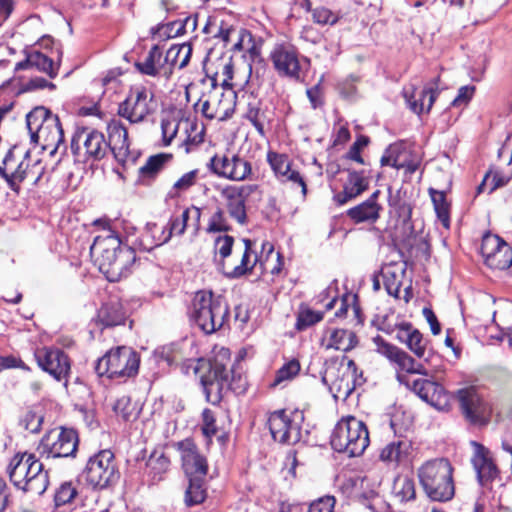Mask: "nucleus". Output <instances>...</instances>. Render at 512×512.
I'll return each mask as SVG.
<instances>
[{
	"label": "nucleus",
	"mask_w": 512,
	"mask_h": 512,
	"mask_svg": "<svg viewBox=\"0 0 512 512\" xmlns=\"http://www.w3.org/2000/svg\"><path fill=\"white\" fill-rule=\"evenodd\" d=\"M429 194L431 196V200L433 202V206H434V209H435L438 219L442 223L443 227L449 228V226H450V204L446 199L445 192L430 188Z\"/></svg>",
	"instance_id": "40"
},
{
	"label": "nucleus",
	"mask_w": 512,
	"mask_h": 512,
	"mask_svg": "<svg viewBox=\"0 0 512 512\" xmlns=\"http://www.w3.org/2000/svg\"><path fill=\"white\" fill-rule=\"evenodd\" d=\"M358 344L357 335L353 331L345 329H335L331 332L327 349L333 348L343 352H348Z\"/></svg>",
	"instance_id": "36"
},
{
	"label": "nucleus",
	"mask_w": 512,
	"mask_h": 512,
	"mask_svg": "<svg viewBox=\"0 0 512 512\" xmlns=\"http://www.w3.org/2000/svg\"><path fill=\"white\" fill-rule=\"evenodd\" d=\"M205 478H188V487L185 491L184 502L188 507L203 503L207 497V491L204 487Z\"/></svg>",
	"instance_id": "39"
},
{
	"label": "nucleus",
	"mask_w": 512,
	"mask_h": 512,
	"mask_svg": "<svg viewBox=\"0 0 512 512\" xmlns=\"http://www.w3.org/2000/svg\"><path fill=\"white\" fill-rule=\"evenodd\" d=\"M393 493L401 502L414 500L416 497L415 482L408 476H398L394 480Z\"/></svg>",
	"instance_id": "44"
},
{
	"label": "nucleus",
	"mask_w": 512,
	"mask_h": 512,
	"mask_svg": "<svg viewBox=\"0 0 512 512\" xmlns=\"http://www.w3.org/2000/svg\"><path fill=\"white\" fill-rule=\"evenodd\" d=\"M181 453L182 468L187 478H205L208 471L206 458L199 452L191 439L178 443Z\"/></svg>",
	"instance_id": "20"
},
{
	"label": "nucleus",
	"mask_w": 512,
	"mask_h": 512,
	"mask_svg": "<svg viewBox=\"0 0 512 512\" xmlns=\"http://www.w3.org/2000/svg\"><path fill=\"white\" fill-rule=\"evenodd\" d=\"M495 270H506L512 265V247L505 241L500 245V250L485 263Z\"/></svg>",
	"instance_id": "47"
},
{
	"label": "nucleus",
	"mask_w": 512,
	"mask_h": 512,
	"mask_svg": "<svg viewBox=\"0 0 512 512\" xmlns=\"http://www.w3.org/2000/svg\"><path fill=\"white\" fill-rule=\"evenodd\" d=\"M37 466V474L33 475V473L28 472L26 479H24V481L27 480V484L22 485L19 490L36 495H42L47 490L49 485L48 472L44 470L43 463L40 460L37 461Z\"/></svg>",
	"instance_id": "34"
},
{
	"label": "nucleus",
	"mask_w": 512,
	"mask_h": 512,
	"mask_svg": "<svg viewBox=\"0 0 512 512\" xmlns=\"http://www.w3.org/2000/svg\"><path fill=\"white\" fill-rule=\"evenodd\" d=\"M77 491L71 483H64L55 494V503L57 506L70 503L76 496Z\"/></svg>",
	"instance_id": "59"
},
{
	"label": "nucleus",
	"mask_w": 512,
	"mask_h": 512,
	"mask_svg": "<svg viewBox=\"0 0 512 512\" xmlns=\"http://www.w3.org/2000/svg\"><path fill=\"white\" fill-rule=\"evenodd\" d=\"M31 141L54 154L62 146L66 151L64 132L58 115L44 106H37L26 115Z\"/></svg>",
	"instance_id": "3"
},
{
	"label": "nucleus",
	"mask_w": 512,
	"mask_h": 512,
	"mask_svg": "<svg viewBox=\"0 0 512 512\" xmlns=\"http://www.w3.org/2000/svg\"><path fill=\"white\" fill-rule=\"evenodd\" d=\"M438 78L435 79L434 86L425 87L419 94V99H415L414 95L408 94V91H404V97L406 99L409 108L416 114H421L425 108V98L428 97L427 111H429L438 95Z\"/></svg>",
	"instance_id": "35"
},
{
	"label": "nucleus",
	"mask_w": 512,
	"mask_h": 512,
	"mask_svg": "<svg viewBox=\"0 0 512 512\" xmlns=\"http://www.w3.org/2000/svg\"><path fill=\"white\" fill-rule=\"evenodd\" d=\"M185 132L186 138L183 141L185 151L189 153L192 147H195L204 141L205 128L203 124H199L197 121L186 120Z\"/></svg>",
	"instance_id": "43"
},
{
	"label": "nucleus",
	"mask_w": 512,
	"mask_h": 512,
	"mask_svg": "<svg viewBox=\"0 0 512 512\" xmlns=\"http://www.w3.org/2000/svg\"><path fill=\"white\" fill-rule=\"evenodd\" d=\"M396 379L429 405L437 409H442L446 405L447 395L441 384L424 378L410 381L408 375L404 373L396 374Z\"/></svg>",
	"instance_id": "17"
},
{
	"label": "nucleus",
	"mask_w": 512,
	"mask_h": 512,
	"mask_svg": "<svg viewBox=\"0 0 512 512\" xmlns=\"http://www.w3.org/2000/svg\"><path fill=\"white\" fill-rule=\"evenodd\" d=\"M464 418L472 425L485 426L492 416V405L484 399L475 387L459 389L456 393Z\"/></svg>",
	"instance_id": "12"
},
{
	"label": "nucleus",
	"mask_w": 512,
	"mask_h": 512,
	"mask_svg": "<svg viewBox=\"0 0 512 512\" xmlns=\"http://www.w3.org/2000/svg\"><path fill=\"white\" fill-rule=\"evenodd\" d=\"M323 317L324 313L322 311H315L307 305L301 304L297 314L295 328L298 331H304L320 322Z\"/></svg>",
	"instance_id": "45"
},
{
	"label": "nucleus",
	"mask_w": 512,
	"mask_h": 512,
	"mask_svg": "<svg viewBox=\"0 0 512 512\" xmlns=\"http://www.w3.org/2000/svg\"><path fill=\"white\" fill-rule=\"evenodd\" d=\"M164 227L167 233L165 237L162 238V242H168L173 235H183L187 228L184 224V220H180L177 216L171 217Z\"/></svg>",
	"instance_id": "58"
},
{
	"label": "nucleus",
	"mask_w": 512,
	"mask_h": 512,
	"mask_svg": "<svg viewBox=\"0 0 512 512\" xmlns=\"http://www.w3.org/2000/svg\"><path fill=\"white\" fill-rule=\"evenodd\" d=\"M475 93V86L465 85L458 89L457 96L452 101V106L467 105Z\"/></svg>",
	"instance_id": "64"
},
{
	"label": "nucleus",
	"mask_w": 512,
	"mask_h": 512,
	"mask_svg": "<svg viewBox=\"0 0 512 512\" xmlns=\"http://www.w3.org/2000/svg\"><path fill=\"white\" fill-rule=\"evenodd\" d=\"M140 357L130 347L119 346L110 349L95 364V372L99 377L122 379L133 377L138 373Z\"/></svg>",
	"instance_id": "7"
},
{
	"label": "nucleus",
	"mask_w": 512,
	"mask_h": 512,
	"mask_svg": "<svg viewBox=\"0 0 512 512\" xmlns=\"http://www.w3.org/2000/svg\"><path fill=\"white\" fill-rule=\"evenodd\" d=\"M419 482L426 496L437 502H446L453 498L455 486L453 467L445 458L425 462L418 469Z\"/></svg>",
	"instance_id": "5"
},
{
	"label": "nucleus",
	"mask_w": 512,
	"mask_h": 512,
	"mask_svg": "<svg viewBox=\"0 0 512 512\" xmlns=\"http://www.w3.org/2000/svg\"><path fill=\"white\" fill-rule=\"evenodd\" d=\"M369 144V138L364 135H360L356 141L353 143V145L350 147L347 157L353 161H356L360 164H363V158L360 154L361 149L366 147Z\"/></svg>",
	"instance_id": "62"
},
{
	"label": "nucleus",
	"mask_w": 512,
	"mask_h": 512,
	"mask_svg": "<svg viewBox=\"0 0 512 512\" xmlns=\"http://www.w3.org/2000/svg\"><path fill=\"white\" fill-rule=\"evenodd\" d=\"M335 503L333 496H325L311 503L308 512H334Z\"/></svg>",
	"instance_id": "63"
},
{
	"label": "nucleus",
	"mask_w": 512,
	"mask_h": 512,
	"mask_svg": "<svg viewBox=\"0 0 512 512\" xmlns=\"http://www.w3.org/2000/svg\"><path fill=\"white\" fill-rule=\"evenodd\" d=\"M212 87L214 90L210 93L215 105L214 116H219V120H226L234 113L236 94L231 89H222L223 91H220L215 78H212Z\"/></svg>",
	"instance_id": "30"
},
{
	"label": "nucleus",
	"mask_w": 512,
	"mask_h": 512,
	"mask_svg": "<svg viewBox=\"0 0 512 512\" xmlns=\"http://www.w3.org/2000/svg\"><path fill=\"white\" fill-rule=\"evenodd\" d=\"M232 230L231 225L225 215L222 208L218 207L215 212L211 215L206 232L207 233H218V232H229Z\"/></svg>",
	"instance_id": "50"
},
{
	"label": "nucleus",
	"mask_w": 512,
	"mask_h": 512,
	"mask_svg": "<svg viewBox=\"0 0 512 512\" xmlns=\"http://www.w3.org/2000/svg\"><path fill=\"white\" fill-rule=\"evenodd\" d=\"M230 352L222 348L218 354L209 360L200 359L195 372L199 373V380L205 399L212 405H218L224 393L231 388L229 380Z\"/></svg>",
	"instance_id": "2"
},
{
	"label": "nucleus",
	"mask_w": 512,
	"mask_h": 512,
	"mask_svg": "<svg viewBox=\"0 0 512 512\" xmlns=\"http://www.w3.org/2000/svg\"><path fill=\"white\" fill-rule=\"evenodd\" d=\"M377 353L386 357L391 364L396 366L397 374H420L428 376L429 372L420 362H417L411 355L401 348L387 342L383 337L377 335L373 338Z\"/></svg>",
	"instance_id": "16"
},
{
	"label": "nucleus",
	"mask_w": 512,
	"mask_h": 512,
	"mask_svg": "<svg viewBox=\"0 0 512 512\" xmlns=\"http://www.w3.org/2000/svg\"><path fill=\"white\" fill-rule=\"evenodd\" d=\"M80 478L94 490H102L113 485L119 478L114 453L104 449L90 456Z\"/></svg>",
	"instance_id": "8"
},
{
	"label": "nucleus",
	"mask_w": 512,
	"mask_h": 512,
	"mask_svg": "<svg viewBox=\"0 0 512 512\" xmlns=\"http://www.w3.org/2000/svg\"><path fill=\"white\" fill-rule=\"evenodd\" d=\"M233 244L234 237L230 235L218 236L215 239V249L221 258L219 266L222 272L225 270L224 260L231 255Z\"/></svg>",
	"instance_id": "53"
},
{
	"label": "nucleus",
	"mask_w": 512,
	"mask_h": 512,
	"mask_svg": "<svg viewBox=\"0 0 512 512\" xmlns=\"http://www.w3.org/2000/svg\"><path fill=\"white\" fill-rule=\"evenodd\" d=\"M243 243L245 249L240 264L231 270H223L224 276L229 279H239L244 275L252 273L254 267L259 261L257 253L252 250L253 241L244 238Z\"/></svg>",
	"instance_id": "31"
},
{
	"label": "nucleus",
	"mask_w": 512,
	"mask_h": 512,
	"mask_svg": "<svg viewBox=\"0 0 512 512\" xmlns=\"http://www.w3.org/2000/svg\"><path fill=\"white\" fill-rule=\"evenodd\" d=\"M214 175L231 181H243L252 174L251 163L237 153L215 154L207 163Z\"/></svg>",
	"instance_id": "13"
},
{
	"label": "nucleus",
	"mask_w": 512,
	"mask_h": 512,
	"mask_svg": "<svg viewBox=\"0 0 512 512\" xmlns=\"http://www.w3.org/2000/svg\"><path fill=\"white\" fill-rule=\"evenodd\" d=\"M362 384V373L358 376V367L353 360H348L347 366L338 370V377L332 382L331 390L335 391L336 398L346 400Z\"/></svg>",
	"instance_id": "24"
},
{
	"label": "nucleus",
	"mask_w": 512,
	"mask_h": 512,
	"mask_svg": "<svg viewBox=\"0 0 512 512\" xmlns=\"http://www.w3.org/2000/svg\"><path fill=\"white\" fill-rule=\"evenodd\" d=\"M34 357L43 371L58 382L64 381V386L67 387L71 372V361L62 349L55 347L37 348L34 351Z\"/></svg>",
	"instance_id": "15"
},
{
	"label": "nucleus",
	"mask_w": 512,
	"mask_h": 512,
	"mask_svg": "<svg viewBox=\"0 0 512 512\" xmlns=\"http://www.w3.org/2000/svg\"><path fill=\"white\" fill-rule=\"evenodd\" d=\"M114 412L121 417L123 421H131L137 417L136 408L131 402L130 397L122 396L115 402L113 406Z\"/></svg>",
	"instance_id": "52"
},
{
	"label": "nucleus",
	"mask_w": 512,
	"mask_h": 512,
	"mask_svg": "<svg viewBox=\"0 0 512 512\" xmlns=\"http://www.w3.org/2000/svg\"><path fill=\"white\" fill-rule=\"evenodd\" d=\"M98 319L104 327H114L124 324L126 313L121 303L110 301L101 306L98 311Z\"/></svg>",
	"instance_id": "32"
},
{
	"label": "nucleus",
	"mask_w": 512,
	"mask_h": 512,
	"mask_svg": "<svg viewBox=\"0 0 512 512\" xmlns=\"http://www.w3.org/2000/svg\"><path fill=\"white\" fill-rule=\"evenodd\" d=\"M80 439L77 430L59 426L47 431L41 438L38 451L47 459L76 458Z\"/></svg>",
	"instance_id": "10"
},
{
	"label": "nucleus",
	"mask_w": 512,
	"mask_h": 512,
	"mask_svg": "<svg viewBox=\"0 0 512 512\" xmlns=\"http://www.w3.org/2000/svg\"><path fill=\"white\" fill-rule=\"evenodd\" d=\"M110 145L109 151L114 155L118 163L124 164L129 157L128 131L125 125L119 120H111L107 126Z\"/></svg>",
	"instance_id": "23"
},
{
	"label": "nucleus",
	"mask_w": 512,
	"mask_h": 512,
	"mask_svg": "<svg viewBox=\"0 0 512 512\" xmlns=\"http://www.w3.org/2000/svg\"><path fill=\"white\" fill-rule=\"evenodd\" d=\"M32 68L46 73L50 78L57 76L59 65L40 51L31 52Z\"/></svg>",
	"instance_id": "48"
},
{
	"label": "nucleus",
	"mask_w": 512,
	"mask_h": 512,
	"mask_svg": "<svg viewBox=\"0 0 512 512\" xmlns=\"http://www.w3.org/2000/svg\"><path fill=\"white\" fill-rule=\"evenodd\" d=\"M229 319V305L221 295L199 290L192 300L191 320L205 333L221 329Z\"/></svg>",
	"instance_id": "4"
},
{
	"label": "nucleus",
	"mask_w": 512,
	"mask_h": 512,
	"mask_svg": "<svg viewBox=\"0 0 512 512\" xmlns=\"http://www.w3.org/2000/svg\"><path fill=\"white\" fill-rule=\"evenodd\" d=\"M202 433L211 438L217 433L216 419L214 413L210 409H204L202 412Z\"/></svg>",
	"instance_id": "60"
},
{
	"label": "nucleus",
	"mask_w": 512,
	"mask_h": 512,
	"mask_svg": "<svg viewBox=\"0 0 512 512\" xmlns=\"http://www.w3.org/2000/svg\"><path fill=\"white\" fill-rule=\"evenodd\" d=\"M270 60L279 76L290 78L295 81H299L301 79L302 71L299 53L297 48L292 44H276L270 53Z\"/></svg>",
	"instance_id": "19"
},
{
	"label": "nucleus",
	"mask_w": 512,
	"mask_h": 512,
	"mask_svg": "<svg viewBox=\"0 0 512 512\" xmlns=\"http://www.w3.org/2000/svg\"><path fill=\"white\" fill-rule=\"evenodd\" d=\"M245 118L251 122V124L255 127V129L261 136H264V112L261 110L258 104H248Z\"/></svg>",
	"instance_id": "54"
},
{
	"label": "nucleus",
	"mask_w": 512,
	"mask_h": 512,
	"mask_svg": "<svg viewBox=\"0 0 512 512\" xmlns=\"http://www.w3.org/2000/svg\"><path fill=\"white\" fill-rule=\"evenodd\" d=\"M369 442V432L365 423L354 416L339 420L330 437L332 449L348 457L361 456Z\"/></svg>",
	"instance_id": "6"
},
{
	"label": "nucleus",
	"mask_w": 512,
	"mask_h": 512,
	"mask_svg": "<svg viewBox=\"0 0 512 512\" xmlns=\"http://www.w3.org/2000/svg\"><path fill=\"white\" fill-rule=\"evenodd\" d=\"M136 69L144 75L163 77L169 80L172 76V66L163 63L162 51L158 45H153L142 62L135 63Z\"/></svg>",
	"instance_id": "26"
},
{
	"label": "nucleus",
	"mask_w": 512,
	"mask_h": 512,
	"mask_svg": "<svg viewBox=\"0 0 512 512\" xmlns=\"http://www.w3.org/2000/svg\"><path fill=\"white\" fill-rule=\"evenodd\" d=\"M156 109L154 93L140 86L132 89L127 98L119 104L118 114L130 123H141Z\"/></svg>",
	"instance_id": "14"
},
{
	"label": "nucleus",
	"mask_w": 512,
	"mask_h": 512,
	"mask_svg": "<svg viewBox=\"0 0 512 512\" xmlns=\"http://www.w3.org/2000/svg\"><path fill=\"white\" fill-rule=\"evenodd\" d=\"M412 453V443L410 440L397 439L385 445L379 455L382 462L393 467H398L409 462Z\"/></svg>",
	"instance_id": "28"
},
{
	"label": "nucleus",
	"mask_w": 512,
	"mask_h": 512,
	"mask_svg": "<svg viewBox=\"0 0 512 512\" xmlns=\"http://www.w3.org/2000/svg\"><path fill=\"white\" fill-rule=\"evenodd\" d=\"M369 187V179L364 171H348L347 179L343 183L342 191L333 196L334 202L342 206L360 196Z\"/></svg>",
	"instance_id": "25"
},
{
	"label": "nucleus",
	"mask_w": 512,
	"mask_h": 512,
	"mask_svg": "<svg viewBox=\"0 0 512 512\" xmlns=\"http://www.w3.org/2000/svg\"><path fill=\"white\" fill-rule=\"evenodd\" d=\"M191 53L192 47L190 45H173L167 50L166 55L163 58V63L171 65L172 71L176 65L179 69H183L188 65Z\"/></svg>",
	"instance_id": "38"
},
{
	"label": "nucleus",
	"mask_w": 512,
	"mask_h": 512,
	"mask_svg": "<svg viewBox=\"0 0 512 512\" xmlns=\"http://www.w3.org/2000/svg\"><path fill=\"white\" fill-rule=\"evenodd\" d=\"M167 231L165 227H159L156 223H147L140 237V244L146 251H151L153 248L159 247L166 242H162Z\"/></svg>",
	"instance_id": "37"
},
{
	"label": "nucleus",
	"mask_w": 512,
	"mask_h": 512,
	"mask_svg": "<svg viewBox=\"0 0 512 512\" xmlns=\"http://www.w3.org/2000/svg\"><path fill=\"white\" fill-rule=\"evenodd\" d=\"M380 190L374 191L368 199L347 210V217L355 224L375 223L380 218L382 206L378 203Z\"/></svg>",
	"instance_id": "27"
},
{
	"label": "nucleus",
	"mask_w": 512,
	"mask_h": 512,
	"mask_svg": "<svg viewBox=\"0 0 512 512\" xmlns=\"http://www.w3.org/2000/svg\"><path fill=\"white\" fill-rule=\"evenodd\" d=\"M44 414L39 408H29L20 417L19 425L30 433L37 434L41 431Z\"/></svg>",
	"instance_id": "46"
},
{
	"label": "nucleus",
	"mask_w": 512,
	"mask_h": 512,
	"mask_svg": "<svg viewBox=\"0 0 512 512\" xmlns=\"http://www.w3.org/2000/svg\"><path fill=\"white\" fill-rule=\"evenodd\" d=\"M90 254L108 281L118 282L128 277L136 262L135 250L123 244L112 229H104L90 247Z\"/></svg>",
	"instance_id": "1"
},
{
	"label": "nucleus",
	"mask_w": 512,
	"mask_h": 512,
	"mask_svg": "<svg viewBox=\"0 0 512 512\" xmlns=\"http://www.w3.org/2000/svg\"><path fill=\"white\" fill-rule=\"evenodd\" d=\"M303 412L276 410L269 414L267 425L272 438L282 444L293 445L301 440Z\"/></svg>",
	"instance_id": "11"
},
{
	"label": "nucleus",
	"mask_w": 512,
	"mask_h": 512,
	"mask_svg": "<svg viewBox=\"0 0 512 512\" xmlns=\"http://www.w3.org/2000/svg\"><path fill=\"white\" fill-rule=\"evenodd\" d=\"M300 363L297 359H291L281 366L275 374V378L271 383L272 387H276L284 381L293 379L300 372Z\"/></svg>",
	"instance_id": "49"
},
{
	"label": "nucleus",
	"mask_w": 512,
	"mask_h": 512,
	"mask_svg": "<svg viewBox=\"0 0 512 512\" xmlns=\"http://www.w3.org/2000/svg\"><path fill=\"white\" fill-rule=\"evenodd\" d=\"M312 19L317 24L332 26L339 21L340 16L332 12L330 9L320 6L313 9Z\"/></svg>",
	"instance_id": "55"
},
{
	"label": "nucleus",
	"mask_w": 512,
	"mask_h": 512,
	"mask_svg": "<svg viewBox=\"0 0 512 512\" xmlns=\"http://www.w3.org/2000/svg\"><path fill=\"white\" fill-rule=\"evenodd\" d=\"M29 152L25 153L24 159L16 165L15 161L12 163V170L9 178V188L16 194L20 193V184L29 176L31 173L30 162L27 160Z\"/></svg>",
	"instance_id": "41"
},
{
	"label": "nucleus",
	"mask_w": 512,
	"mask_h": 512,
	"mask_svg": "<svg viewBox=\"0 0 512 512\" xmlns=\"http://www.w3.org/2000/svg\"><path fill=\"white\" fill-rule=\"evenodd\" d=\"M399 146L389 145L380 159L381 166H391L395 169L404 168V163L398 162Z\"/></svg>",
	"instance_id": "57"
},
{
	"label": "nucleus",
	"mask_w": 512,
	"mask_h": 512,
	"mask_svg": "<svg viewBox=\"0 0 512 512\" xmlns=\"http://www.w3.org/2000/svg\"><path fill=\"white\" fill-rule=\"evenodd\" d=\"M70 149L76 163L86 164L103 159L108 154L110 145L102 132L81 127L73 133Z\"/></svg>",
	"instance_id": "9"
},
{
	"label": "nucleus",
	"mask_w": 512,
	"mask_h": 512,
	"mask_svg": "<svg viewBox=\"0 0 512 512\" xmlns=\"http://www.w3.org/2000/svg\"><path fill=\"white\" fill-rule=\"evenodd\" d=\"M170 460L164 453L153 452L146 461V472L153 480H160L168 470Z\"/></svg>",
	"instance_id": "42"
},
{
	"label": "nucleus",
	"mask_w": 512,
	"mask_h": 512,
	"mask_svg": "<svg viewBox=\"0 0 512 512\" xmlns=\"http://www.w3.org/2000/svg\"><path fill=\"white\" fill-rule=\"evenodd\" d=\"M39 459L33 453L18 452L11 459L7 466V474L10 482L16 489L27 484V473L37 474L36 468Z\"/></svg>",
	"instance_id": "22"
},
{
	"label": "nucleus",
	"mask_w": 512,
	"mask_h": 512,
	"mask_svg": "<svg viewBox=\"0 0 512 512\" xmlns=\"http://www.w3.org/2000/svg\"><path fill=\"white\" fill-rule=\"evenodd\" d=\"M477 445V450L472 458V464L477 473V479L481 486H486L498 475L497 466L488 456V450L482 445Z\"/></svg>",
	"instance_id": "29"
},
{
	"label": "nucleus",
	"mask_w": 512,
	"mask_h": 512,
	"mask_svg": "<svg viewBox=\"0 0 512 512\" xmlns=\"http://www.w3.org/2000/svg\"><path fill=\"white\" fill-rule=\"evenodd\" d=\"M199 170L194 169L183 174L173 185V189L182 192L187 191L193 185H195L198 178Z\"/></svg>",
	"instance_id": "61"
},
{
	"label": "nucleus",
	"mask_w": 512,
	"mask_h": 512,
	"mask_svg": "<svg viewBox=\"0 0 512 512\" xmlns=\"http://www.w3.org/2000/svg\"><path fill=\"white\" fill-rule=\"evenodd\" d=\"M257 188V185H227L220 191V196L230 218L240 225H246L248 222L246 201L248 196Z\"/></svg>",
	"instance_id": "18"
},
{
	"label": "nucleus",
	"mask_w": 512,
	"mask_h": 512,
	"mask_svg": "<svg viewBox=\"0 0 512 512\" xmlns=\"http://www.w3.org/2000/svg\"><path fill=\"white\" fill-rule=\"evenodd\" d=\"M170 158L171 155L165 153L150 156L146 163L139 168V182L149 185L164 168L165 163Z\"/></svg>",
	"instance_id": "33"
},
{
	"label": "nucleus",
	"mask_w": 512,
	"mask_h": 512,
	"mask_svg": "<svg viewBox=\"0 0 512 512\" xmlns=\"http://www.w3.org/2000/svg\"><path fill=\"white\" fill-rule=\"evenodd\" d=\"M503 242H504V240L501 237H499L498 235H493V234L487 233L483 236L481 246H480V253H481L482 257L484 258L485 263L490 259L492 250L495 247H500V245Z\"/></svg>",
	"instance_id": "56"
},
{
	"label": "nucleus",
	"mask_w": 512,
	"mask_h": 512,
	"mask_svg": "<svg viewBox=\"0 0 512 512\" xmlns=\"http://www.w3.org/2000/svg\"><path fill=\"white\" fill-rule=\"evenodd\" d=\"M394 330L396 331L395 338L407 346V348L419 359L428 361V343L429 340L424 338L422 333L413 327L409 322H402L396 324Z\"/></svg>",
	"instance_id": "21"
},
{
	"label": "nucleus",
	"mask_w": 512,
	"mask_h": 512,
	"mask_svg": "<svg viewBox=\"0 0 512 512\" xmlns=\"http://www.w3.org/2000/svg\"><path fill=\"white\" fill-rule=\"evenodd\" d=\"M267 161L270 164L274 173L281 179L289 172L291 163L285 154H279L276 152L269 151L267 153Z\"/></svg>",
	"instance_id": "51"
}]
</instances>
